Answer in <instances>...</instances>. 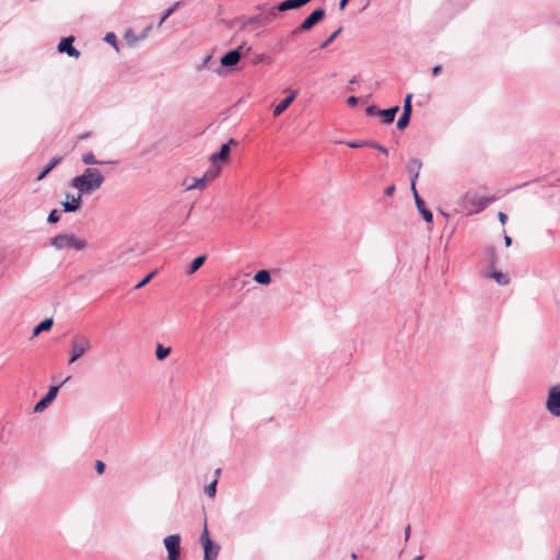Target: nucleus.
<instances>
[{
  "label": "nucleus",
  "instance_id": "nucleus-50",
  "mask_svg": "<svg viewBox=\"0 0 560 560\" xmlns=\"http://www.w3.org/2000/svg\"><path fill=\"white\" fill-rule=\"evenodd\" d=\"M354 83H357V77H353V78L349 81V86H348V90H349V91H352L351 85H353Z\"/></svg>",
  "mask_w": 560,
  "mask_h": 560
},
{
  "label": "nucleus",
  "instance_id": "nucleus-44",
  "mask_svg": "<svg viewBox=\"0 0 560 560\" xmlns=\"http://www.w3.org/2000/svg\"><path fill=\"white\" fill-rule=\"evenodd\" d=\"M442 72V66L436 65L432 68V75L436 77Z\"/></svg>",
  "mask_w": 560,
  "mask_h": 560
},
{
  "label": "nucleus",
  "instance_id": "nucleus-41",
  "mask_svg": "<svg viewBox=\"0 0 560 560\" xmlns=\"http://www.w3.org/2000/svg\"><path fill=\"white\" fill-rule=\"evenodd\" d=\"M95 469L98 475L103 474L105 470V464L102 460H96Z\"/></svg>",
  "mask_w": 560,
  "mask_h": 560
},
{
  "label": "nucleus",
  "instance_id": "nucleus-43",
  "mask_svg": "<svg viewBox=\"0 0 560 560\" xmlns=\"http://www.w3.org/2000/svg\"><path fill=\"white\" fill-rule=\"evenodd\" d=\"M498 219L502 224H505L508 221V215L504 212L500 211L498 213Z\"/></svg>",
  "mask_w": 560,
  "mask_h": 560
},
{
  "label": "nucleus",
  "instance_id": "nucleus-49",
  "mask_svg": "<svg viewBox=\"0 0 560 560\" xmlns=\"http://www.w3.org/2000/svg\"><path fill=\"white\" fill-rule=\"evenodd\" d=\"M350 0H340L339 2V9L340 10H343L347 5V3L349 2Z\"/></svg>",
  "mask_w": 560,
  "mask_h": 560
},
{
  "label": "nucleus",
  "instance_id": "nucleus-7",
  "mask_svg": "<svg viewBox=\"0 0 560 560\" xmlns=\"http://www.w3.org/2000/svg\"><path fill=\"white\" fill-rule=\"evenodd\" d=\"M546 409L550 415L560 417V384L553 385L549 388Z\"/></svg>",
  "mask_w": 560,
  "mask_h": 560
},
{
  "label": "nucleus",
  "instance_id": "nucleus-6",
  "mask_svg": "<svg viewBox=\"0 0 560 560\" xmlns=\"http://www.w3.org/2000/svg\"><path fill=\"white\" fill-rule=\"evenodd\" d=\"M180 540L179 534H172L164 538L163 544L167 551V560L180 559Z\"/></svg>",
  "mask_w": 560,
  "mask_h": 560
},
{
  "label": "nucleus",
  "instance_id": "nucleus-39",
  "mask_svg": "<svg viewBox=\"0 0 560 560\" xmlns=\"http://www.w3.org/2000/svg\"><path fill=\"white\" fill-rule=\"evenodd\" d=\"M380 110L381 109L377 108L375 105H371L365 108V113L368 116L380 115Z\"/></svg>",
  "mask_w": 560,
  "mask_h": 560
},
{
  "label": "nucleus",
  "instance_id": "nucleus-32",
  "mask_svg": "<svg viewBox=\"0 0 560 560\" xmlns=\"http://www.w3.org/2000/svg\"><path fill=\"white\" fill-rule=\"evenodd\" d=\"M487 256L489 260V266L494 267L498 260V255L494 247H488L487 248Z\"/></svg>",
  "mask_w": 560,
  "mask_h": 560
},
{
  "label": "nucleus",
  "instance_id": "nucleus-29",
  "mask_svg": "<svg viewBox=\"0 0 560 560\" xmlns=\"http://www.w3.org/2000/svg\"><path fill=\"white\" fill-rule=\"evenodd\" d=\"M220 173V167L212 164V167L210 170H208L205 175H203V178L206 179L207 183L213 180L214 178H217V176L219 175Z\"/></svg>",
  "mask_w": 560,
  "mask_h": 560
},
{
  "label": "nucleus",
  "instance_id": "nucleus-21",
  "mask_svg": "<svg viewBox=\"0 0 560 560\" xmlns=\"http://www.w3.org/2000/svg\"><path fill=\"white\" fill-rule=\"evenodd\" d=\"M418 211L422 214L424 221L431 223L433 221L432 212L425 207L424 201L422 199L415 201Z\"/></svg>",
  "mask_w": 560,
  "mask_h": 560
},
{
  "label": "nucleus",
  "instance_id": "nucleus-42",
  "mask_svg": "<svg viewBox=\"0 0 560 560\" xmlns=\"http://www.w3.org/2000/svg\"><path fill=\"white\" fill-rule=\"evenodd\" d=\"M358 102H359V98H358L357 96H354V95H351V96H349V97L347 98V104H348L349 106H351V107L357 106Z\"/></svg>",
  "mask_w": 560,
  "mask_h": 560
},
{
  "label": "nucleus",
  "instance_id": "nucleus-53",
  "mask_svg": "<svg viewBox=\"0 0 560 560\" xmlns=\"http://www.w3.org/2000/svg\"><path fill=\"white\" fill-rule=\"evenodd\" d=\"M262 60V56H259L256 60H255V63H258Z\"/></svg>",
  "mask_w": 560,
  "mask_h": 560
},
{
  "label": "nucleus",
  "instance_id": "nucleus-37",
  "mask_svg": "<svg viewBox=\"0 0 560 560\" xmlns=\"http://www.w3.org/2000/svg\"><path fill=\"white\" fill-rule=\"evenodd\" d=\"M60 220V212L56 209L51 210L47 217L48 223H57Z\"/></svg>",
  "mask_w": 560,
  "mask_h": 560
},
{
  "label": "nucleus",
  "instance_id": "nucleus-11",
  "mask_svg": "<svg viewBox=\"0 0 560 560\" xmlns=\"http://www.w3.org/2000/svg\"><path fill=\"white\" fill-rule=\"evenodd\" d=\"M237 141L233 138H231L226 143H223L219 150V152H215L211 154L210 161L213 165H215L218 162H228L230 159V152H231V145H236Z\"/></svg>",
  "mask_w": 560,
  "mask_h": 560
},
{
  "label": "nucleus",
  "instance_id": "nucleus-46",
  "mask_svg": "<svg viewBox=\"0 0 560 560\" xmlns=\"http://www.w3.org/2000/svg\"><path fill=\"white\" fill-rule=\"evenodd\" d=\"M394 191H395V186H394V185H390V186H388V187L385 189V195L389 197V196H392V195L394 194Z\"/></svg>",
  "mask_w": 560,
  "mask_h": 560
},
{
  "label": "nucleus",
  "instance_id": "nucleus-19",
  "mask_svg": "<svg viewBox=\"0 0 560 560\" xmlns=\"http://www.w3.org/2000/svg\"><path fill=\"white\" fill-rule=\"evenodd\" d=\"M62 158L61 156H55L52 158L42 170V172L37 175V180L44 179L60 162Z\"/></svg>",
  "mask_w": 560,
  "mask_h": 560
},
{
  "label": "nucleus",
  "instance_id": "nucleus-34",
  "mask_svg": "<svg viewBox=\"0 0 560 560\" xmlns=\"http://www.w3.org/2000/svg\"><path fill=\"white\" fill-rule=\"evenodd\" d=\"M411 101H412V94H407L405 100H404L402 113H405V114H412Z\"/></svg>",
  "mask_w": 560,
  "mask_h": 560
},
{
  "label": "nucleus",
  "instance_id": "nucleus-18",
  "mask_svg": "<svg viewBox=\"0 0 560 560\" xmlns=\"http://www.w3.org/2000/svg\"><path fill=\"white\" fill-rule=\"evenodd\" d=\"M399 112V106H393L386 109H381L380 115L382 117V121L386 125H389L394 121L397 113Z\"/></svg>",
  "mask_w": 560,
  "mask_h": 560
},
{
  "label": "nucleus",
  "instance_id": "nucleus-28",
  "mask_svg": "<svg viewBox=\"0 0 560 560\" xmlns=\"http://www.w3.org/2000/svg\"><path fill=\"white\" fill-rule=\"evenodd\" d=\"M180 7V2H176L173 7L167 9L160 18L158 26L160 27L178 8Z\"/></svg>",
  "mask_w": 560,
  "mask_h": 560
},
{
  "label": "nucleus",
  "instance_id": "nucleus-36",
  "mask_svg": "<svg viewBox=\"0 0 560 560\" xmlns=\"http://www.w3.org/2000/svg\"><path fill=\"white\" fill-rule=\"evenodd\" d=\"M104 40L110 44L116 50L118 49L117 37L114 33H107Z\"/></svg>",
  "mask_w": 560,
  "mask_h": 560
},
{
  "label": "nucleus",
  "instance_id": "nucleus-31",
  "mask_svg": "<svg viewBox=\"0 0 560 560\" xmlns=\"http://www.w3.org/2000/svg\"><path fill=\"white\" fill-rule=\"evenodd\" d=\"M411 114L402 113L399 119L397 120V128L399 130H404L410 122Z\"/></svg>",
  "mask_w": 560,
  "mask_h": 560
},
{
  "label": "nucleus",
  "instance_id": "nucleus-5",
  "mask_svg": "<svg viewBox=\"0 0 560 560\" xmlns=\"http://www.w3.org/2000/svg\"><path fill=\"white\" fill-rule=\"evenodd\" d=\"M200 542L203 547V560H215L220 546L210 538L207 527L203 528L200 535Z\"/></svg>",
  "mask_w": 560,
  "mask_h": 560
},
{
  "label": "nucleus",
  "instance_id": "nucleus-17",
  "mask_svg": "<svg viewBox=\"0 0 560 560\" xmlns=\"http://www.w3.org/2000/svg\"><path fill=\"white\" fill-rule=\"evenodd\" d=\"M296 96L298 91H291V93L275 107L273 116H280L292 104Z\"/></svg>",
  "mask_w": 560,
  "mask_h": 560
},
{
  "label": "nucleus",
  "instance_id": "nucleus-9",
  "mask_svg": "<svg viewBox=\"0 0 560 560\" xmlns=\"http://www.w3.org/2000/svg\"><path fill=\"white\" fill-rule=\"evenodd\" d=\"M246 50V52L250 51V47L245 48V44L240 45L235 49H232L224 54L221 59L220 63L222 67H233L236 66L240 61V59L243 56V50Z\"/></svg>",
  "mask_w": 560,
  "mask_h": 560
},
{
  "label": "nucleus",
  "instance_id": "nucleus-33",
  "mask_svg": "<svg viewBox=\"0 0 560 560\" xmlns=\"http://www.w3.org/2000/svg\"><path fill=\"white\" fill-rule=\"evenodd\" d=\"M220 472H221L220 468L215 469L213 479L209 483H207L202 490H217L218 478H219Z\"/></svg>",
  "mask_w": 560,
  "mask_h": 560
},
{
  "label": "nucleus",
  "instance_id": "nucleus-15",
  "mask_svg": "<svg viewBox=\"0 0 560 560\" xmlns=\"http://www.w3.org/2000/svg\"><path fill=\"white\" fill-rule=\"evenodd\" d=\"M82 196L80 192L77 197H71L70 194H67V200L63 201L62 208L65 212H75L81 208L82 205Z\"/></svg>",
  "mask_w": 560,
  "mask_h": 560
},
{
  "label": "nucleus",
  "instance_id": "nucleus-23",
  "mask_svg": "<svg viewBox=\"0 0 560 560\" xmlns=\"http://www.w3.org/2000/svg\"><path fill=\"white\" fill-rule=\"evenodd\" d=\"M207 259V256L206 255H200L198 257H196L191 264L189 265L186 273L187 275H192L195 273L206 261Z\"/></svg>",
  "mask_w": 560,
  "mask_h": 560
},
{
  "label": "nucleus",
  "instance_id": "nucleus-51",
  "mask_svg": "<svg viewBox=\"0 0 560 560\" xmlns=\"http://www.w3.org/2000/svg\"><path fill=\"white\" fill-rule=\"evenodd\" d=\"M210 499H214L217 492H206Z\"/></svg>",
  "mask_w": 560,
  "mask_h": 560
},
{
  "label": "nucleus",
  "instance_id": "nucleus-14",
  "mask_svg": "<svg viewBox=\"0 0 560 560\" xmlns=\"http://www.w3.org/2000/svg\"><path fill=\"white\" fill-rule=\"evenodd\" d=\"M311 0H284L280 2L277 7L272 8L271 11L276 12V10H278L280 12H284L289 10L299 9L308 3Z\"/></svg>",
  "mask_w": 560,
  "mask_h": 560
},
{
  "label": "nucleus",
  "instance_id": "nucleus-4",
  "mask_svg": "<svg viewBox=\"0 0 560 560\" xmlns=\"http://www.w3.org/2000/svg\"><path fill=\"white\" fill-rule=\"evenodd\" d=\"M326 11L323 8L315 9L298 27H295L291 34L299 35L302 32L310 31L318 22L325 18Z\"/></svg>",
  "mask_w": 560,
  "mask_h": 560
},
{
  "label": "nucleus",
  "instance_id": "nucleus-13",
  "mask_svg": "<svg viewBox=\"0 0 560 560\" xmlns=\"http://www.w3.org/2000/svg\"><path fill=\"white\" fill-rule=\"evenodd\" d=\"M74 38L72 36L62 38L58 44V51L66 52L69 57L78 58L80 51L72 45Z\"/></svg>",
  "mask_w": 560,
  "mask_h": 560
},
{
  "label": "nucleus",
  "instance_id": "nucleus-10",
  "mask_svg": "<svg viewBox=\"0 0 560 560\" xmlns=\"http://www.w3.org/2000/svg\"><path fill=\"white\" fill-rule=\"evenodd\" d=\"M464 200L466 203L476 207V212H480L488 207L489 203L494 201L493 197L479 196L476 192L468 191L465 194Z\"/></svg>",
  "mask_w": 560,
  "mask_h": 560
},
{
  "label": "nucleus",
  "instance_id": "nucleus-45",
  "mask_svg": "<svg viewBox=\"0 0 560 560\" xmlns=\"http://www.w3.org/2000/svg\"><path fill=\"white\" fill-rule=\"evenodd\" d=\"M411 191H412V195H413L415 201L422 199V198L419 196V194H418V190H417V188H416V185H413V184H411Z\"/></svg>",
  "mask_w": 560,
  "mask_h": 560
},
{
  "label": "nucleus",
  "instance_id": "nucleus-3",
  "mask_svg": "<svg viewBox=\"0 0 560 560\" xmlns=\"http://www.w3.org/2000/svg\"><path fill=\"white\" fill-rule=\"evenodd\" d=\"M92 343L88 336L82 334H77L72 336L70 343V359L69 364L78 361L82 355H84L89 350H91Z\"/></svg>",
  "mask_w": 560,
  "mask_h": 560
},
{
  "label": "nucleus",
  "instance_id": "nucleus-20",
  "mask_svg": "<svg viewBox=\"0 0 560 560\" xmlns=\"http://www.w3.org/2000/svg\"><path fill=\"white\" fill-rule=\"evenodd\" d=\"M52 325H54V319L51 317L45 318L37 326H35V328L33 329L32 337H36L43 331L50 330Z\"/></svg>",
  "mask_w": 560,
  "mask_h": 560
},
{
  "label": "nucleus",
  "instance_id": "nucleus-40",
  "mask_svg": "<svg viewBox=\"0 0 560 560\" xmlns=\"http://www.w3.org/2000/svg\"><path fill=\"white\" fill-rule=\"evenodd\" d=\"M347 145L349 148L358 149L368 145V142L364 141H348Z\"/></svg>",
  "mask_w": 560,
  "mask_h": 560
},
{
  "label": "nucleus",
  "instance_id": "nucleus-16",
  "mask_svg": "<svg viewBox=\"0 0 560 560\" xmlns=\"http://www.w3.org/2000/svg\"><path fill=\"white\" fill-rule=\"evenodd\" d=\"M422 167V162L419 159H411L407 165V172L410 176V184L416 185V182L419 177L420 170Z\"/></svg>",
  "mask_w": 560,
  "mask_h": 560
},
{
  "label": "nucleus",
  "instance_id": "nucleus-35",
  "mask_svg": "<svg viewBox=\"0 0 560 560\" xmlns=\"http://www.w3.org/2000/svg\"><path fill=\"white\" fill-rule=\"evenodd\" d=\"M156 275V270H153L152 272H150L149 275H147L140 282H138L136 285H135V289L138 290V289H141L143 288L144 285H147L151 279Z\"/></svg>",
  "mask_w": 560,
  "mask_h": 560
},
{
  "label": "nucleus",
  "instance_id": "nucleus-12",
  "mask_svg": "<svg viewBox=\"0 0 560 560\" xmlns=\"http://www.w3.org/2000/svg\"><path fill=\"white\" fill-rule=\"evenodd\" d=\"M275 18H276V12H272V11H270V13L267 15L258 14V15L247 18L242 23V30H245V28L249 27L250 25H257V26L268 25Z\"/></svg>",
  "mask_w": 560,
  "mask_h": 560
},
{
  "label": "nucleus",
  "instance_id": "nucleus-47",
  "mask_svg": "<svg viewBox=\"0 0 560 560\" xmlns=\"http://www.w3.org/2000/svg\"><path fill=\"white\" fill-rule=\"evenodd\" d=\"M410 533H411V527L410 525H408L406 528H405V532H404V536H405V540L407 541L410 537Z\"/></svg>",
  "mask_w": 560,
  "mask_h": 560
},
{
  "label": "nucleus",
  "instance_id": "nucleus-52",
  "mask_svg": "<svg viewBox=\"0 0 560 560\" xmlns=\"http://www.w3.org/2000/svg\"><path fill=\"white\" fill-rule=\"evenodd\" d=\"M412 560H423V556H417Z\"/></svg>",
  "mask_w": 560,
  "mask_h": 560
},
{
  "label": "nucleus",
  "instance_id": "nucleus-26",
  "mask_svg": "<svg viewBox=\"0 0 560 560\" xmlns=\"http://www.w3.org/2000/svg\"><path fill=\"white\" fill-rule=\"evenodd\" d=\"M207 185V182L206 179L202 177H194L192 178V183L191 184H188L187 187H186V190H191V189H203Z\"/></svg>",
  "mask_w": 560,
  "mask_h": 560
},
{
  "label": "nucleus",
  "instance_id": "nucleus-38",
  "mask_svg": "<svg viewBox=\"0 0 560 560\" xmlns=\"http://www.w3.org/2000/svg\"><path fill=\"white\" fill-rule=\"evenodd\" d=\"M368 145L384 153V154H388V150L375 141L368 142Z\"/></svg>",
  "mask_w": 560,
  "mask_h": 560
},
{
  "label": "nucleus",
  "instance_id": "nucleus-27",
  "mask_svg": "<svg viewBox=\"0 0 560 560\" xmlns=\"http://www.w3.org/2000/svg\"><path fill=\"white\" fill-rule=\"evenodd\" d=\"M171 353L170 347H164L163 345L159 343L155 349V355L159 361L164 360L168 354Z\"/></svg>",
  "mask_w": 560,
  "mask_h": 560
},
{
  "label": "nucleus",
  "instance_id": "nucleus-30",
  "mask_svg": "<svg viewBox=\"0 0 560 560\" xmlns=\"http://www.w3.org/2000/svg\"><path fill=\"white\" fill-rule=\"evenodd\" d=\"M342 32V26H339L334 33H331L320 45L319 48L324 49L328 47L329 44H331L335 38Z\"/></svg>",
  "mask_w": 560,
  "mask_h": 560
},
{
  "label": "nucleus",
  "instance_id": "nucleus-24",
  "mask_svg": "<svg viewBox=\"0 0 560 560\" xmlns=\"http://www.w3.org/2000/svg\"><path fill=\"white\" fill-rule=\"evenodd\" d=\"M489 277L493 278L500 285H508L510 283L509 276L499 270H493Z\"/></svg>",
  "mask_w": 560,
  "mask_h": 560
},
{
  "label": "nucleus",
  "instance_id": "nucleus-54",
  "mask_svg": "<svg viewBox=\"0 0 560 560\" xmlns=\"http://www.w3.org/2000/svg\"><path fill=\"white\" fill-rule=\"evenodd\" d=\"M209 60H210V56H207V57L205 58V63H207Z\"/></svg>",
  "mask_w": 560,
  "mask_h": 560
},
{
  "label": "nucleus",
  "instance_id": "nucleus-8",
  "mask_svg": "<svg viewBox=\"0 0 560 560\" xmlns=\"http://www.w3.org/2000/svg\"><path fill=\"white\" fill-rule=\"evenodd\" d=\"M70 380V376H67L65 378V381L62 383H60L59 385H52L49 387L48 392L46 393V395L35 404L34 406V411L35 412H42L44 411L52 401L54 399L56 398L58 392H59V388L65 384L67 383L68 381Z\"/></svg>",
  "mask_w": 560,
  "mask_h": 560
},
{
  "label": "nucleus",
  "instance_id": "nucleus-2",
  "mask_svg": "<svg viewBox=\"0 0 560 560\" xmlns=\"http://www.w3.org/2000/svg\"><path fill=\"white\" fill-rule=\"evenodd\" d=\"M50 245L57 250L61 249H74V250H83L88 247V243L79 238L72 233H62L54 236L50 240Z\"/></svg>",
  "mask_w": 560,
  "mask_h": 560
},
{
  "label": "nucleus",
  "instance_id": "nucleus-48",
  "mask_svg": "<svg viewBox=\"0 0 560 560\" xmlns=\"http://www.w3.org/2000/svg\"><path fill=\"white\" fill-rule=\"evenodd\" d=\"M504 244L506 247L511 246L512 244V238L506 234H504Z\"/></svg>",
  "mask_w": 560,
  "mask_h": 560
},
{
  "label": "nucleus",
  "instance_id": "nucleus-25",
  "mask_svg": "<svg viewBox=\"0 0 560 560\" xmlns=\"http://www.w3.org/2000/svg\"><path fill=\"white\" fill-rule=\"evenodd\" d=\"M81 160L86 165H100V164H105L106 163L104 161L97 160L93 152H86V153L82 154V159Z\"/></svg>",
  "mask_w": 560,
  "mask_h": 560
},
{
  "label": "nucleus",
  "instance_id": "nucleus-22",
  "mask_svg": "<svg viewBox=\"0 0 560 560\" xmlns=\"http://www.w3.org/2000/svg\"><path fill=\"white\" fill-rule=\"evenodd\" d=\"M254 280L259 284L267 285L271 282L270 272L266 269H261L254 275Z\"/></svg>",
  "mask_w": 560,
  "mask_h": 560
},
{
  "label": "nucleus",
  "instance_id": "nucleus-1",
  "mask_svg": "<svg viewBox=\"0 0 560 560\" xmlns=\"http://www.w3.org/2000/svg\"><path fill=\"white\" fill-rule=\"evenodd\" d=\"M105 178L101 171L88 167L84 172L70 180V186L79 190L81 195H91L103 185Z\"/></svg>",
  "mask_w": 560,
  "mask_h": 560
}]
</instances>
